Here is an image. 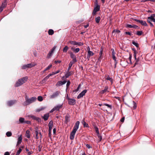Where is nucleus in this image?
I'll return each mask as SVG.
<instances>
[{
    "label": "nucleus",
    "instance_id": "nucleus-45",
    "mask_svg": "<svg viewBox=\"0 0 155 155\" xmlns=\"http://www.w3.org/2000/svg\"><path fill=\"white\" fill-rule=\"evenodd\" d=\"M43 97L41 96H39L38 97V100L39 101H43Z\"/></svg>",
    "mask_w": 155,
    "mask_h": 155
},
{
    "label": "nucleus",
    "instance_id": "nucleus-25",
    "mask_svg": "<svg viewBox=\"0 0 155 155\" xmlns=\"http://www.w3.org/2000/svg\"><path fill=\"white\" fill-rule=\"evenodd\" d=\"M30 131L28 130L26 131L25 136L28 138H30Z\"/></svg>",
    "mask_w": 155,
    "mask_h": 155
},
{
    "label": "nucleus",
    "instance_id": "nucleus-29",
    "mask_svg": "<svg viewBox=\"0 0 155 155\" xmlns=\"http://www.w3.org/2000/svg\"><path fill=\"white\" fill-rule=\"evenodd\" d=\"M106 79L109 81L111 82V84H113V79L112 78L110 77L109 75H108L106 78Z\"/></svg>",
    "mask_w": 155,
    "mask_h": 155
},
{
    "label": "nucleus",
    "instance_id": "nucleus-10",
    "mask_svg": "<svg viewBox=\"0 0 155 155\" xmlns=\"http://www.w3.org/2000/svg\"><path fill=\"white\" fill-rule=\"evenodd\" d=\"M70 115L67 114L65 117V120L64 121V123L66 124H67L68 122L70 121Z\"/></svg>",
    "mask_w": 155,
    "mask_h": 155
},
{
    "label": "nucleus",
    "instance_id": "nucleus-55",
    "mask_svg": "<svg viewBox=\"0 0 155 155\" xmlns=\"http://www.w3.org/2000/svg\"><path fill=\"white\" fill-rule=\"evenodd\" d=\"M126 27L128 28H132L133 27V25L130 24H127Z\"/></svg>",
    "mask_w": 155,
    "mask_h": 155
},
{
    "label": "nucleus",
    "instance_id": "nucleus-16",
    "mask_svg": "<svg viewBox=\"0 0 155 155\" xmlns=\"http://www.w3.org/2000/svg\"><path fill=\"white\" fill-rule=\"evenodd\" d=\"M16 102V100H11L8 101L7 103V104L8 106H11L14 104Z\"/></svg>",
    "mask_w": 155,
    "mask_h": 155
},
{
    "label": "nucleus",
    "instance_id": "nucleus-21",
    "mask_svg": "<svg viewBox=\"0 0 155 155\" xmlns=\"http://www.w3.org/2000/svg\"><path fill=\"white\" fill-rule=\"evenodd\" d=\"M25 119L23 117H20L19 120V121L17 122L18 124H24L25 123Z\"/></svg>",
    "mask_w": 155,
    "mask_h": 155
},
{
    "label": "nucleus",
    "instance_id": "nucleus-22",
    "mask_svg": "<svg viewBox=\"0 0 155 155\" xmlns=\"http://www.w3.org/2000/svg\"><path fill=\"white\" fill-rule=\"evenodd\" d=\"M138 22L140 23L142 25L145 26H147V25L146 22L145 21L139 20V21Z\"/></svg>",
    "mask_w": 155,
    "mask_h": 155
},
{
    "label": "nucleus",
    "instance_id": "nucleus-47",
    "mask_svg": "<svg viewBox=\"0 0 155 155\" xmlns=\"http://www.w3.org/2000/svg\"><path fill=\"white\" fill-rule=\"evenodd\" d=\"M52 66V64L49 65V66H48L44 70V71H47L49 69H50Z\"/></svg>",
    "mask_w": 155,
    "mask_h": 155
},
{
    "label": "nucleus",
    "instance_id": "nucleus-6",
    "mask_svg": "<svg viewBox=\"0 0 155 155\" xmlns=\"http://www.w3.org/2000/svg\"><path fill=\"white\" fill-rule=\"evenodd\" d=\"M87 92V90L86 89L82 91L77 96L78 99H80Z\"/></svg>",
    "mask_w": 155,
    "mask_h": 155
},
{
    "label": "nucleus",
    "instance_id": "nucleus-13",
    "mask_svg": "<svg viewBox=\"0 0 155 155\" xmlns=\"http://www.w3.org/2000/svg\"><path fill=\"white\" fill-rule=\"evenodd\" d=\"M111 51L112 53V58L115 61H116V58L115 57L116 53L114 51V50L113 48H111Z\"/></svg>",
    "mask_w": 155,
    "mask_h": 155
},
{
    "label": "nucleus",
    "instance_id": "nucleus-18",
    "mask_svg": "<svg viewBox=\"0 0 155 155\" xmlns=\"http://www.w3.org/2000/svg\"><path fill=\"white\" fill-rule=\"evenodd\" d=\"M49 117V113H48L45 114L42 117L43 119L45 121L47 120Z\"/></svg>",
    "mask_w": 155,
    "mask_h": 155
},
{
    "label": "nucleus",
    "instance_id": "nucleus-17",
    "mask_svg": "<svg viewBox=\"0 0 155 155\" xmlns=\"http://www.w3.org/2000/svg\"><path fill=\"white\" fill-rule=\"evenodd\" d=\"M120 31L119 30L116 29H114L113 30L112 32V35H114L115 34H120Z\"/></svg>",
    "mask_w": 155,
    "mask_h": 155
},
{
    "label": "nucleus",
    "instance_id": "nucleus-63",
    "mask_svg": "<svg viewBox=\"0 0 155 155\" xmlns=\"http://www.w3.org/2000/svg\"><path fill=\"white\" fill-rule=\"evenodd\" d=\"M89 26V24L88 23H87L86 25H84V27L85 28H87V27Z\"/></svg>",
    "mask_w": 155,
    "mask_h": 155
},
{
    "label": "nucleus",
    "instance_id": "nucleus-60",
    "mask_svg": "<svg viewBox=\"0 0 155 155\" xmlns=\"http://www.w3.org/2000/svg\"><path fill=\"white\" fill-rule=\"evenodd\" d=\"M86 147L88 149H90L91 148H92V147H91L89 144H87L86 145Z\"/></svg>",
    "mask_w": 155,
    "mask_h": 155
},
{
    "label": "nucleus",
    "instance_id": "nucleus-32",
    "mask_svg": "<svg viewBox=\"0 0 155 155\" xmlns=\"http://www.w3.org/2000/svg\"><path fill=\"white\" fill-rule=\"evenodd\" d=\"M74 63H75L74 62H73L72 61H71L70 62V63H69V66H68V71H69L70 70V69H71V68L72 65Z\"/></svg>",
    "mask_w": 155,
    "mask_h": 155
},
{
    "label": "nucleus",
    "instance_id": "nucleus-11",
    "mask_svg": "<svg viewBox=\"0 0 155 155\" xmlns=\"http://www.w3.org/2000/svg\"><path fill=\"white\" fill-rule=\"evenodd\" d=\"M56 48V46H54L51 50L49 52L47 56V58H50L53 52Z\"/></svg>",
    "mask_w": 155,
    "mask_h": 155
},
{
    "label": "nucleus",
    "instance_id": "nucleus-57",
    "mask_svg": "<svg viewBox=\"0 0 155 155\" xmlns=\"http://www.w3.org/2000/svg\"><path fill=\"white\" fill-rule=\"evenodd\" d=\"M131 58H132V55H131V54H130V56L129 58V59L130 61V63H131V64L132 63V61H131Z\"/></svg>",
    "mask_w": 155,
    "mask_h": 155
},
{
    "label": "nucleus",
    "instance_id": "nucleus-5",
    "mask_svg": "<svg viewBox=\"0 0 155 155\" xmlns=\"http://www.w3.org/2000/svg\"><path fill=\"white\" fill-rule=\"evenodd\" d=\"M69 43L71 44L74 45H78L79 46H82L83 45V44L81 42H77L75 41H69Z\"/></svg>",
    "mask_w": 155,
    "mask_h": 155
},
{
    "label": "nucleus",
    "instance_id": "nucleus-28",
    "mask_svg": "<svg viewBox=\"0 0 155 155\" xmlns=\"http://www.w3.org/2000/svg\"><path fill=\"white\" fill-rule=\"evenodd\" d=\"M38 127L35 128V138L36 139H38L39 138V137L38 136V135L39 134L38 132Z\"/></svg>",
    "mask_w": 155,
    "mask_h": 155
},
{
    "label": "nucleus",
    "instance_id": "nucleus-41",
    "mask_svg": "<svg viewBox=\"0 0 155 155\" xmlns=\"http://www.w3.org/2000/svg\"><path fill=\"white\" fill-rule=\"evenodd\" d=\"M60 71L59 70H58L57 71H56L55 72H52V73L50 74H51V76H52V75H54L55 74H57L59 73L60 72Z\"/></svg>",
    "mask_w": 155,
    "mask_h": 155
},
{
    "label": "nucleus",
    "instance_id": "nucleus-54",
    "mask_svg": "<svg viewBox=\"0 0 155 155\" xmlns=\"http://www.w3.org/2000/svg\"><path fill=\"white\" fill-rule=\"evenodd\" d=\"M94 128L95 129V132L96 133H97L99 131V129L96 126H94Z\"/></svg>",
    "mask_w": 155,
    "mask_h": 155
},
{
    "label": "nucleus",
    "instance_id": "nucleus-1",
    "mask_svg": "<svg viewBox=\"0 0 155 155\" xmlns=\"http://www.w3.org/2000/svg\"><path fill=\"white\" fill-rule=\"evenodd\" d=\"M36 98L35 97H32L29 98L27 96L25 97V101L23 103V105L24 106L28 105L31 103L35 101L36 100Z\"/></svg>",
    "mask_w": 155,
    "mask_h": 155
},
{
    "label": "nucleus",
    "instance_id": "nucleus-64",
    "mask_svg": "<svg viewBox=\"0 0 155 155\" xmlns=\"http://www.w3.org/2000/svg\"><path fill=\"white\" fill-rule=\"evenodd\" d=\"M98 137L99 138V141H101L102 140V137L101 135H100Z\"/></svg>",
    "mask_w": 155,
    "mask_h": 155
},
{
    "label": "nucleus",
    "instance_id": "nucleus-26",
    "mask_svg": "<svg viewBox=\"0 0 155 155\" xmlns=\"http://www.w3.org/2000/svg\"><path fill=\"white\" fill-rule=\"evenodd\" d=\"M69 71L68 70V71L65 75V77L66 78H68L70 76H71L72 73L71 71Z\"/></svg>",
    "mask_w": 155,
    "mask_h": 155
},
{
    "label": "nucleus",
    "instance_id": "nucleus-58",
    "mask_svg": "<svg viewBox=\"0 0 155 155\" xmlns=\"http://www.w3.org/2000/svg\"><path fill=\"white\" fill-rule=\"evenodd\" d=\"M52 128V127H49V134H50L51 133Z\"/></svg>",
    "mask_w": 155,
    "mask_h": 155
},
{
    "label": "nucleus",
    "instance_id": "nucleus-23",
    "mask_svg": "<svg viewBox=\"0 0 155 155\" xmlns=\"http://www.w3.org/2000/svg\"><path fill=\"white\" fill-rule=\"evenodd\" d=\"M7 0H5L4 1L2 2L1 5L0 7L3 8H5L7 5Z\"/></svg>",
    "mask_w": 155,
    "mask_h": 155
},
{
    "label": "nucleus",
    "instance_id": "nucleus-8",
    "mask_svg": "<svg viewBox=\"0 0 155 155\" xmlns=\"http://www.w3.org/2000/svg\"><path fill=\"white\" fill-rule=\"evenodd\" d=\"M79 124L80 122L78 121H77L75 123L73 130L76 132L79 128Z\"/></svg>",
    "mask_w": 155,
    "mask_h": 155
},
{
    "label": "nucleus",
    "instance_id": "nucleus-59",
    "mask_svg": "<svg viewBox=\"0 0 155 155\" xmlns=\"http://www.w3.org/2000/svg\"><path fill=\"white\" fill-rule=\"evenodd\" d=\"M81 86V84H79L78 87L76 89V91H78L80 89V87Z\"/></svg>",
    "mask_w": 155,
    "mask_h": 155
},
{
    "label": "nucleus",
    "instance_id": "nucleus-15",
    "mask_svg": "<svg viewBox=\"0 0 155 155\" xmlns=\"http://www.w3.org/2000/svg\"><path fill=\"white\" fill-rule=\"evenodd\" d=\"M76 132L72 130L71 133L70 137L71 140H72L74 139Z\"/></svg>",
    "mask_w": 155,
    "mask_h": 155
},
{
    "label": "nucleus",
    "instance_id": "nucleus-53",
    "mask_svg": "<svg viewBox=\"0 0 155 155\" xmlns=\"http://www.w3.org/2000/svg\"><path fill=\"white\" fill-rule=\"evenodd\" d=\"M70 82L69 81H67V83L66 84L67 88H68V87L69 86V85H70Z\"/></svg>",
    "mask_w": 155,
    "mask_h": 155
},
{
    "label": "nucleus",
    "instance_id": "nucleus-42",
    "mask_svg": "<svg viewBox=\"0 0 155 155\" xmlns=\"http://www.w3.org/2000/svg\"><path fill=\"white\" fill-rule=\"evenodd\" d=\"M143 32L142 31H137V32L136 34L138 36H140L141 35Z\"/></svg>",
    "mask_w": 155,
    "mask_h": 155
},
{
    "label": "nucleus",
    "instance_id": "nucleus-24",
    "mask_svg": "<svg viewBox=\"0 0 155 155\" xmlns=\"http://www.w3.org/2000/svg\"><path fill=\"white\" fill-rule=\"evenodd\" d=\"M108 87L107 86H106L105 87L104 89L103 90H102L101 91V93L102 94H103L106 92H109V91H108Z\"/></svg>",
    "mask_w": 155,
    "mask_h": 155
},
{
    "label": "nucleus",
    "instance_id": "nucleus-61",
    "mask_svg": "<svg viewBox=\"0 0 155 155\" xmlns=\"http://www.w3.org/2000/svg\"><path fill=\"white\" fill-rule=\"evenodd\" d=\"M24 123L27 124H31V122L28 120L25 121Z\"/></svg>",
    "mask_w": 155,
    "mask_h": 155
},
{
    "label": "nucleus",
    "instance_id": "nucleus-35",
    "mask_svg": "<svg viewBox=\"0 0 155 155\" xmlns=\"http://www.w3.org/2000/svg\"><path fill=\"white\" fill-rule=\"evenodd\" d=\"M149 18V17H148L147 18V21L148 23H149L150 24V26L151 27H153V24L151 22V19Z\"/></svg>",
    "mask_w": 155,
    "mask_h": 155
},
{
    "label": "nucleus",
    "instance_id": "nucleus-46",
    "mask_svg": "<svg viewBox=\"0 0 155 155\" xmlns=\"http://www.w3.org/2000/svg\"><path fill=\"white\" fill-rule=\"evenodd\" d=\"M51 76V74H49L48 76H46L44 79H43V81L47 80Z\"/></svg>",
    "mask_w": 155,
    "mask_h": 155
},
{
    "label": "nucleus",
    "instance_id": "nucleus-40",
    "mask_svg": "<svg viewBox=\"0 0 155 155\" xmlns=\"http://www.w3.org/2000/svg\"><path fill=\"white\" fill-rule=\"evenodd\" d=\"M87 54L90 56H92L94 55V53L90 51H88L87 52Z\"/></svg>",
    "mask_w": 155,
    "mask_h": 155
},
{
    "label": "nucleus",
    "instance_id": "nucleus-38",
    "mask_svg": "<svg viewBox=\"0 0 155 155\" xmlns=\"http://www.w3.org/2000/svg\"><path fill=\"white\" fill-rule=\"evenodd\" d=\"M6 135L7 137H10L12 135V133L10 131H8L6 133Z\"/></svg>",
    "mask_w": 155,
    "mask_h": 155
},
{
    "label": "nucleus",
    "instance_id": "nucleus-37",
    "mask_svg": "<svg viewBox=\"0 0 155 155\" xmlns=\"http://www.w3.org/2000/svg\"><path fill=\"white\" fill-rule=\"evenodd\" d=\"M54 31L52 29H49L48 31V33L49 35H52L54 34Z\"/></svg>",
    "mask_w": 155,
    "mask_h": 155
},
{
    "label": "nucleus",
    "instance_id": "nucleus-52",
    "mask_svg": "<svg viewBox=\"0 0 155 155\" xmlns=\"http://www.w3.org/2000/svg\"><path fill=\"white\" fill-rule=\"evenodd\" d=\"M133 104H134V106L133 108L134 109H135L137 107V104L136 103H135L134 101H132Z\"/></svg>",
    "mask_w": 155,
    "mask_h": 155
},
{
    "label": "nucleus",
    "instance_id": "nucleus-56",
    "mask_svg": "<svg viewBox=\"0 0 155 155\" xmlns=\"http://www.w3.org/2000/svg\"><path fill=\"white\" fill-rule=\"evenodd\" d=\"M54 62L55 64H57V63H60L61 62V61L60 60H55Z\"/></svg>",
    "mask_w": 155,
    "mask_h": 155
},
{
    "label": "nucleus",
    "instance_id": "nucleus-48",
    "mask_svg": "<svg viewBox=\"0 0 155 155\" xmlns=\"http://www.w3.org/2000/svg\"><path fill=\"white\" fill-rule=\"evenodd\" d=\"M53 121L51 120L50 121L48 124L49 127H53Z\"/></svg>",
    "mask_w": 155,
    "mask_h": 155
},
{
    "label": "nucleus",
    "instance_id": "nucleus-30",
    "mask_svg": "<svg viewBox=\"0 0 155 155\" xmlns=\"http://www.w3.org/2000/svg\"><path fill=\"white\" fill-rule=\"evenodd\" d=\"M28 68H30L33 67L35 66L36 65V64L35 63H30L27 64Z\"/></svg>",
    "mask_w": 155,
    "mask_h": 155
},
{
    "label": "nucleus",
    "instance_id": "nucleus-20",
    "mask_svg": "<svg viewBox=\"0 0 155 155\" xmlns=\"http://www.w3.org/2000/svg\"><path fill=\"white\" fill-rule=\"evenodd\" d=\"M22 137L21 135L20 136H19L18 138V141L16 144V146H18L19 144H20L22 142Z\"/></svg>",
    "mask_w": 155,
    "mask_h": 155
},
{
    "label": "nucleus",
    "instance_id": "nucleus-51",
    "mask_svg": "<svg viewBox=\"0 0 155 155\" xmlns=\"http://www.w3.org/2000/svg\"><path fill=\"white\" fill-rule=\"evenodd\" d=\"M28 68L27 64H25L23 65L22 69H25Z\"/></svg>",
    "mask_w": 155,
    "mask_h": 155
},
{
    "label": "nucleus",
    "instance_id": "nucleus-43",
    "mask_svg": "<svg viewBox=\"0 0 155 155\" xmlns=\"http://www.w3.org/2000/svg\"><path fill=\"white\" fill-rule=\"evenodd\" d=\"M21 151L22 149L20 148H19V150L17 151L16 154H15V155H19L20 153L21 152Z\"/></svg>",
    "mask_w": 155,
    "mask_h": 155
},
{
    "label": "nucleus",
    "instance_id": "nucleus-49",
    "mask_svg": "<svg viewBox=\"0 0 155 155\" xmlns=\"http://www.w3.org/2000/svg\"><path fill=\"white\" fill-rule=\"evenodd\" d=\"M149 18H150L151 21L155 22V18L154 17H153L151 16H150L149 17Z\"/></svg>",
    "mask_w": 155,
    "mask_h": 155
},
{
    "label": "nucleus",
    "instance_id": "nucleus-34",
    "mask_svg": "<svg viewBox=\"0 0 155 155\" xmlns=\"http://www.w3.org/2000/svg\"><path fill=\"white\" fill-rule=\"evenodd\" d=\"M101 19L100 16H98L95 18V21L97 23H98Z\"/></svg>",
    "mask_w": 155,
    "mask_h": 155
},
{
    "label": "nucleus",
    "instance_id": "nucleus-9",
    "mask_svg": "<svg viewBox=\"0 0 155 155\" xmlns=\"http://www.w3.org/2000/svg\"><path fill=\"white\" fill-rule=\"evenodd\" d=\"M76 103V100L74 99L71 98L68 100V104L70 105H73Z\"/></svg>",
    "mask_w": 155,
    "mask_h": 155
},
{
    "label": "nucleus",
    "instance_id": "nucleus-3",
    "mask_svg": "<svg viewBox=\"0 0 155 155\" xmlns=\"http://www.w3.org/2000/svg\"><path fill=\"white\" fill-rule=\"evenodd\" d=\"M95 3L96 6L94 8L92 12V15L94 16L96 14V12L99 11L100 9V6L98 3L97 0H96Z\"/></svg>",
    "mask_w": 155,
    "mask_h": 155
},
{
    "label": "nucleus",
    "instance_id": "nucleus-12",
    "mask_svg": "<svg viewBox=\"0 0 155 155\" xmlns=\"http://www.w3.org/2000/svg\"><path fill=\"white\" fill-rule=\"evenodd\" d=\"M29 117H31L34 120H35L38 121V122L41 121V119L40 118L37 117L33 115H30L29 116Z\"/></svg>",
    "mask_w": 155,
    "mask_h": 155
},
{
    "label": "nucleus",
    "instance_id": "nucleus-27",
    "mask_svg": "<svg viewBox=\"0 0 155 155\" xmlns=\"http://www.w3.org/2000/svg\"><path fill=\"white\" fill-rule=\"evenodd\" d=\"M84 127H88V125L85 121L84 119H83L82 122Z\"/></svg>",
    "mask_w": 155,
    "mask_h": 155
},
{
    "label": "nucleus",
    "instance_id": "nucleus-62",
    "mask_svg": "<svg viewBox=\"0 0 155 155\" xmlns=\"http://www.w3.org/2000/svg\"><path fill=\"white\" fill-rule=\"evenodd\" d=\"M125 34L126 35H131V34L130 32H129V31L127 32H127H125Z\"/></svg>",
    "mask_w": 155,
    "mask_h": 155
},
{
    "label": "nucleus",
    "instance_id": "nucleus-14",
    "mask_svg": "<svg viewBox=\"0 0 155 155\" xmlns=\"http://www.w3.org/2000/svg\"><path fill=\"white\" fill-rule=\"evenodd\" d=\"M66 81H58L57 82V84H56V86L57 87L60 86L62 85H63L65 84L66 83Z\"/></svg>",
    "mask_w": 155,
    "mask_h": 155
},
{
    "label": "nucleus",
    "instance_id": "nucleus-4",
    "mask_svg": "<svg viewBox=\"0 0 155 155\" xmlns=\"http://www.w3.org/2000/svg\"><path fill=\"white\" fill-rule=\"evenodd\" d=\"M61 94V92L59 91H57L54 92L51 95L50 98L54 99L57 97L59 95Z\"/></svg>",
    "mask_w": 155,
    "mask_h": 155
},
{
    "label": "nucleus",
    "instance_id": "nucleus-50",
    "mask_svg": "<svg viewBox=\"0 0 155 155\" xmlns=\"http://www.w3.org/2000/svg\"><path fill=\"white\" fill-rule=\"evenodd\" d=\"M137 53V52L136 51H134V57L135 59V60H136V54Z\"/></svg>",
    "mask_w": 155,
    "mask_h": 155
},
{
    "label": "nucleus",
    "instance_id": "nucleus-44",
    "mask_svg": "<svg viewBox=\"0 0 155 155\" xmlns=\"http://www.w3.org/2000/svg\"><path fill=\"white\" fill-rule=\"evenodd\" d=\"M103 105H105L107 107H108L110 109H111L112 108V107L111 105H110L108 104H106V103H104L103 104Z\"/></svg>",
    "mask_w": 155,
    "mask_h": 155
},
{
    "label": "nucleus",
    "instance_id": "nucleus-31",
    "mask_svg": "<svg viewBox=\"0 0 155 155\" xmlns=\"http://www.w3.org/2000/svg\"><path fill=\"white\" fill-rule=\"evenodd\" d=\"M102 54L103 52H99V56L98 58L99 61H101V59L102 58Z\"/></svg>",
    "mask_w": 155,
    "mask_h": 155
},
{
    "label": "nucleus",
    "instance_id": "nucleus-33",
    "mask_svg": "<svg viewBox=\"0 0 155 155\" xmlns=\"http://www.w3.org/2000/svg\"><path fill=\"white\" fill-rule=\"evenodd\" d=\"M71 49L73 50L75 53H77L80 51V49L79 48H71Z\"/></svg>",
    "mask_w": 155,
    "mask_h": 155
},
{
    "label": "nucleus",
    "instance_id": "nucleus-39",
    "mask_svg": "<svg viewBox=\"0 0 155 155\" xmlns=\"http://www.w3.org/2000/svg\"><path fill=\"white\" fill-rule=\"evenodd\" d=\"M132 44L135 46L137 48L138 47L139 45L138 44L137 42H136L135 41H133L132 42Z\"/></svg>",
    "mask_w": 155,
    "mask_h": 155
},
{
    "label": "nucleus",
    "instance_id": "nucleus-19",
    "mask_svg": "<svg viewBox=\"0 0 155 155\" xmlns=\"http://www.w3.org/2000/svg\"><path fill=\"white\" fill-rule=\"evenodd\" d=\"M63 104H59L57 105L56 106L54 107L55 109V110L59 111V109L62 108L63 106Z\"/></svg>",
    "mask_w": 155,
    "mask_h": 155
},
{
    "label": "nucleus",
    "instance_id": "nucleus-7",
    "mask_svg": "<svg viewBox=\"0 0 155 155\" xmlns=\"http://www.w3.org/2000/svg\"><path fill=\"white\" fill-rule=\"evenodd\" d=\"M70 57L72 59V61H72L74 63H75L77 61L76 55L74 54L71 52L70 53Z\"/></svg>",
    "mask_w": 155,
    "mask_h": 155
},
{
    "label": "nucleus",
    "instance_id": "nucleus-2",
    "mask_svg": "<svg viewBox=\"0 0 155 155\" xmlns=\"http://www.w3.org/2000/svg\"><path fill=\"white\" fill-rule=\"evenodd\" d=\"M28 79L27 77H23L22 78L19 79L17 81L15 84V87H19L23 84L25 81H26Z\"/></svg>",
    "mask_w": 155,
    "mask_h": 155
},
{
    "label": "nucleus",
    "instance_id": "nucleus-36",
    "mask_svg": "<svg viewBox=\"0 0 155 155\" xmlns=\"http://www.w3.org/2000/svg\"><path fill=\"white\" fill-rule=\"evenodd\" d=\"M69 48L68 46H66L65 47L63 48V51L64 52L66 53L67 52V50Z\"/></svg>",
    "mask_w": 155,
    "mask_h": 155
}]
</instances>
